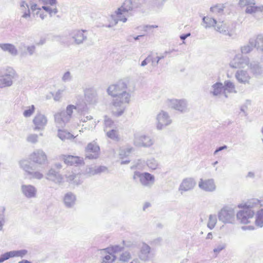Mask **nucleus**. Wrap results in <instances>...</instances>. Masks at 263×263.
<instances>
[{
    "mask_svg": "<svg viewBox=\"0 0 263 263\" xmlns=\"http://www.w3.org/2000/svg\"><path fill=\"white\" fill-rule=\"evenodd\" d=\"M137 178L139 179V181L143 186L148 188H151L155 181L154 176L147 172L141 173L135 171L133 175V179L136 180Z\"/></svg>",
    "mask_w": 263,
    "mask_h": 263,
    "instance_id": "4",
    "label": "nucleus"
},
{
    "mask_svg": "<svg viewBox=\"0 0 263 263\" xmlns=\"http://www.w3.org/2000/svg\"><path fill=\"white\" fill-rule=\"evenodd\" d=\"M106 133V136L109 138L115 140V141H118L119 139V135L118 133V131L114 128H111V129L107 131H105Z\"/></svg>",
    "mask_w": 263,
    "mask_h": 263,
    "instance_id": "42",
    "label": "nucleus"
},
{
    "mask_svg": "<svg viewBox=\"0 0 263 263\" xmlns=\"http://www.w3.org/2000/svg\"><path fill=\"white\" fill-rule=\"evenodd\" d=\"M77 107L73 105H69L66 107V111H62L54 115V121L59 127H63L68 123L72 117L73 109Z\"/></svg>",
    "mask_w": 263,
    "mask_h": 263,
    "instance_id": "2",
    "label": "nucleus"
},
{
    "mask_svg": "<svg viewBox=\"0 0 263 263\" xmlns=\"http://www.w3.org/2000/svg\"><path fill=\"white\" fill-rule=\"evenodd\" d=\"M123 249V247H120L119 245L112 246L110 247H108L107 248L100 250L101 252L106 253H112L114 254L115 253L119 252L121 251Z\"/></svg>",
    "mask_w": 263,
    "mask_h": 263,
    "instance_id": "34",
    "label": "nucleus"
},
{
    "mask_svg": "<svg viewBox=\"0 0 263 263\" xmlns=\"http://www.w3.org/2000/svg\"><path fill=\"white\" fill-rule=\"evenodd\" d=\"M34 179H41L43 178V174L38 171H31L29 174Z\"/></svg>",
    "mask_w": 263,
    "mask_h": 263,
    "instance_id": "52",
    "label": "nucleus"
},
{
    "mask_svg": "<svg viewBox=\"0 0 263 263\" xmlns=\"http://www.w3.org/2000/svg\"><path fill=\"white\" fill-rule=\"evenodd\" d=\"M58 137L62 140H65L66 139H71L73 138L74 136L69 132H68L65 130L58 129Z\"/></svg>",
    "mask_w": 263,
    "mask_h": 263,
    "instance_id": "37",
    "label": "nucleus"
},
{
    "mask_svg": "<svg viewBox=\"0 0 263 263\" xmlns=\"http://www.w3.org/2000/svg\"><path fill=\"white\" fill-rule=\"evenodd\" d=\"M249 64V59L247 57L243 56L241 54L235 55L233 60L230 62V65L232 68H244Z\"/></svg>",
    "mask_w": 263,
    "mask_h": 263,
    "instance_id": "10",
    "label": "nucleus"
},
{
    "mask_svg": "<svg viewBox=\"0 0 263 263\" xmlns=\"http://www.w3.org/2000/svg\"><path fill=\"white\" fill-rule=\"evenodd\" d=\"M20 8L22 12L23 13L22 17L27 18L30 17V10L29 5L25 1H22L20 4Z\"/></svg>",
    "mask_w": 263,
    "mask_h": 263,
    "instance_id": "31",
    "label": "nucleus"
},
{
    "mask_svg": "<svg viewBox=\"0 0 263 263\" xmlns=\"http://www.w3.org/2000/svg\"><path fill=\"white\" fill-rule=\"evenodd\" d=\"M34 130H43L47 123L46 117L42 114H37L33 119Z\"/></svg>",
    "mask_w": 263,
    "mask_h": 263,
    "instance_id": "12",
    "label": "nucleus"
},
{
    "mask_svg": "<svg viewBox=\"0 0 263 263\" xmlns=\"http://www.w3.org/2000/svg\"><path fill=\"white\" fill-rule=\"evenodd\" d=\"M262 206L260 203V201L257 199L253 198L248 200L245 204H240L238 205L239 208H245L249 210H252L254 208H258Z\"/></svg>",
    "mask_w": 263,
    "mask_h": 263,
    "instance_id": "24",
    "label": "nucleus"
},
{
    "mask_svg": "<svg viewBox=\"0 0 263 263\" xmlns=\"http://www.w3.org/2000/svg\"><path fill=\"white\" fill-rule=\"evenodd\" d=\"M30 160L36 164L37 167H42L48 163L47 156L41 149L33 151L29 156Z\"/></svg>",
    "mask_w": 263,
    "mask_h": 263,
    "instance_id": "5",
    "label": "nucleus"
},
{
    "mask_svg": "<svg viewBox=\"0 0 263 263\" xmlns=\"http://www.w3.org/2000/svg\"><path fill=\"white\" fill-rule=\"evenodd\" d=\"M21 191L23 195L27 198H32L36 197L37 190L32 185L22 184Z\"/></svg>",
    "mask_w": 263,
    "mask_h": 263,
    "instance_id": "18",
    "label": "nucleus"
},
{
    "mask_svg": "<svg viewBox=\"0 0 263 263\" xmlns=\"http://www.w3.org/2000/svg\"><path fill=\"white\" fill-rule=\"evenodd\" d=\"M71 79V74L69 71L66 72L62 77V80L64 82H68Z\"/></svg>",
    "mask_w": 263,
    "mask_h": 263,
    "instance_id": "58",
    "label": "nucleus"
},
{
    "mask_svg": "<svg viewBox=\"0 0 263 263\" xmlns=\"http://www.w3.org/2000/svg\"><path fill=\"white\" fill-rule=\"evenodd\" d=\"M236 214L237 219L243 224H247L250 222V219L253 218L255 212L253 210H249L247 208H242Z\"/></svg>",
    "mask_w": 263,
    "mask_h": 263,
    "instance_id": "9",
    "label": "nucleus"
},
{
    "mask_svg": "<svg viewBox=\"0 0 263 263\" xmlns=\"http://www.w3.org/2000/svg\"><path fill=\"white\" fill-rule=\"evenodd\" d=\"M152 63L153 66H156L155 64V58H154L152 54H149L146 58L141 63V66L144 67L146 66L148 63Z\"/></svg>",
    "mask_w": 263,
    "mask_h": 263,
    "instance_id": "47",
    "label": "nucleus"
},
{
    "mask_svg": "<svg viewBox=\"0 0 263 263\" xmlns=\"http://www.w3.org/2000/svg\"><path fill=\"white\" fill-rule=\"evenodd\" d=\"M5 208L4 206L0 207V231H2L3 226L5 222Z\"/></svg>",
    "mask_w": 263,
    "mask_h": 263,
    "instance_id": "48",
    "label": "nucleus"
},
{
    "mask_svg": "<svg viewBox=\"0 0 263 263\" xmlns=\"http://www.w3.org/2000/svg\"><path fill=\"white\" fill-rule=\"evenodd\" d=\"M256 48L258 50L263 51V35H258L256 38H254Z\"/></svg>",
    "mask_w": 263,
    "mask_h": 263,
    "instance_id": "41",
    "label": "nucleus"
},
{
    "mask_svg": "<svg viewBox=\"0 0 263 263\" xmlns=\"http://www.w3.org/2000/svg\"><path fill=\"white\" fill-rule=\"evenodd\" d=\"M85 101L89 104H95L98 100L97 93L95 90L92 88L86 89L84 91Z\"/></svg>",
    "mask_w": 263,
    "mask_h": 263,
    "instance_id": "21",
    "label": "nucleus"
},
{
    "mask_svg": "<svg viewBox=\"0 0 263 263\" xmlns=\"http://www.w3.org/2000/svg\"><path fill=\"white\" fill-rule=\"evenodd\" d=\"M86 32V30H74L70 33L69 35L76 44L80 45L87 39L85 34Z\"/></svg>",
    "mask_w": 263,
    "mask_h": 263,
    "instance_id": "13",
    "label": "nucleus"
},
{
    "mask_svg": "<svg viewBox=\"0 0 263 263\" xmlns=\"http://www.w3.org/2000/svg\"><path fill=\"white\" fill-rule=\"evenodd\" d=\"M169 105L172 108L181 112H185L187 110V101L185 99H172L169 100Z\"/></svg>",
    "mask_w": 263,
    "mask_h": 263,
    "instance_id": "14",
    "label": "nucleus"
},
{
    "mask_svg": "<svg viewBox=\"0 0 263 263\" xmlns=\"http://www.w3.org/2000/svg\"><path fill=\"white\" fill-rule=\"evenodd\" d=\"M20 165L21 167L27 172L28 174H29L31 171L35 170L32 166H30V163L26 160H21L20 162Z\"/></svg>",
    "mask_w": 263,
    "mask_h": 263,
    "instance_id": "40",
    "label": "nucleus"
},
{
    "mask_svg": "<svg viewBox=\"0 0 263 263\" xmlns=\"http://www.w3.org/2000/svg\"><path fill=\"white\" fill-rule=\"evenodd\" d=\"M217 216L216 215H210L209 216L208 227L211 230L213 229L217 223Z\"/></svg>",
    "mask_w": 263,
    "mask_h": 263,
    "instance_id": "44",
    "label": "nucleus"
},
{
    "mask_svg": "<svg viewBox=\"0 0 263 263\" xmlns=\"http://www.w3.org/2000/svg\"><path fill=\"white\" fill-rule=\"evenodd\" d=\"M235 78L240 83H248L250 79L247 71L243 70H238L235 73Z\"/></svg>",
    "mask_w": 263,
    "mask_h": 263,
    "instance_id": "23",
    "label": "nucleus"
},
{
    "mask_svg": "<svg viewBox=\"0 0 263 263\" xmlns=\"http://www.w3.org/2000/svg\"><path fill=\"white\" fill-rule=\"evenodd\" d=\"M151 247L145 243H143L140 249L139 257L141 259L146 260L149 257Z\"/></svg>",
    "mask_w": 263,
    "mask_h": 263,
    "instance_id": "29",
    "label": "nucleus"
},
{
    "mask_svg": "<svg viewBox=\"0 0 263 263\" xmlns=\"http://www.w3.org/2000/svg\"><path fill=\"white\" fill-rule=\"evenodd\" d=\"M107 170V168L106 166H100L98 167L97 168L93 169L91 173L92 175H95V174H99V173H101L102 172H104Z\"/></svg>",
    "mask_w": 263,
    "mask_h": 263,
    "instance_id": "53",
    "label": "nucleus"
},
{
    "mask_svg": "<svg viewBox=\"0 0 263 263\" xmlns=\"http://www.w3.org/2000/svg\"><path fill=\"white\" fill-rule=\"evenodd\" d=\"M162 240V239L161 237H158L156 239H153L150 242L151 245H160L161 241Z\"/></svg>",
    "mask_w": 263,
    "mask_h": 263,
    "instance_id": "59",
    "label": "nucleus"
},
{
    "mask_svg": "<svg viewBox=\"0 0 263 263\" xmlns=\"http://www.w3.org/2000/svg\"><path fill=\"white\" fill-rule=\"evenodd\" d=\"M63 92V90H59L54 96V100L57 101H60Z\"/></svg>",
    "mask_w": 263,
    "mask_h": 263,
    "instance_id": "60",
    "label": "nucleus"
},
{
    "mask_svg": "<svg viewBox=\"0 0 263 263\" xmlns=\"http://www.w3.org/2000/svg\"><path fill=\"white\" fill-rule=\"evenodd\" d=\"M46 179L58 184H61L63 181L62 175L54 168H51L46 174Z\"/></svg>",
    "mask_w": 263,
    "mask_h": 263,
    "instance_id": "16",
    "label": "nucleus"
},
{
    "mask_svg": "<svg viewBox=\"0 0 263 263\" xmlns=\"http://www.w3.org/2000/svg\"><path fill=\"white\" fill-rule=\"evenodd\" d=\"M62 159L68 165L78 166L84 164L83 158L78 156L63 155Z\"/></svg>",
    "mask_w": 263,
    "mask_h": 263,
    "instance_id": "17",
    "label": "nucleus"
},
{
    "mask_svg": "<svg viewBox=\"0 0 263 263\" xmlns=\"http://www.w3.org/2000/svg\"><path fill=\"white\" fill-rule=\"evenodd\" d=\"M15 75V72L11 69L9 74L0 77V87L10 86L12 84V79L14 78Z\"/></svg>",
    "mask_w": 263,
    "mask_h": 263,
    "instance_id": "19",
    "label": "nucleus"
},
{
    "mask_svg": "<svg viewBox=\"0 0 263 263\" xmlns=\"http://www.w3.org/2000/svg\"><path fill=\"white\" fill-rule=\"evenodd\" d=\"M9 259L14 257H23L27 253L26 250H14L7 252Z\"/></svg>",
    "mask_w": 263,
    "mask_h": 263,
    "instance_id": "35",
    "label": "nucleus"
},
{
    "mask_svg": "<svg viewBox=\"0 0 263 263\" xmlns=\"http://www.w3.org/2000/svg\"><path fill=\"white\" fill-rule=\"evenodd\" d=\"M104 131H106L107 128H113L114 126V121L107 116H104Z\"/></svg>",
    "mask_w": 263,
    "mask_h": 263,
    "instance_id": "46",
    "label": "nucleus"
},
{
    "mask_svg": "<svg viewBox=\"0 0 263 263\" xmlns=\"http://www.w3.org/2000/svg\"><path fill=\"white\" fill-rule=\"evenodd\" d=\"M166 0H155L154 5L158 9H161Z\"/></svg>",
    "mask_w": 263,
    "mask_h": 263,
    "instance_id": "57",
    "label": "nucleus"
},
{
    "mask_svg": "<svg viewBox=\"0 0 263 263\" xmlns=\"http://www.w3.org/2000/svg\"><path fill=\"white\" fill-rule=\"evenodd\" d=\"M66 181L72 184L78 185L81 183L80 175L72 172L66 175Z\"/></svg>",
    "mask_w": 263,
    "mask_h": 263,
    "instance_id": "28",
    "label": "nucleus"
},
{
    "mask_svg": "<svg viewBox=\"0 0 263 263\" xmlns=\"http://www.w3.org/2000/svg\"><path fill=\"white\" fill-rule=\"evenodd\" d=\"M254 48H256L255 43L254 42V38L250 39L248 44L241 47L242 54H247L250 52Z\"/></svg>",
    "mask_w": 263,
    "mask_h": 263,
    "instance_id": "30",
    "label": "nucleus"
},
{
    "mask_svg": "<svg viewBox=\"0 0 263 263\" xmlns=\"http://www.w3.org/2000/svg\"><path fill=\"white\" fill-rule=\"evenodd\" d=\"M131 258L130 254L128 252H125L123 253L120 257V260L124 262L127 261Z\"/></svg>",
    "mask_w": 263,
    "mask_h": 263,
    "instance_id": "54",
    "label": "nucleus"
},
{
    "mask_svg": "<svg viewBox=\"0 0 263 263\" xmlns=\"http://www.w3.org/2000/svg\"><path fill=\"white\" fill-rule=\"evenodd\" d=\"M146 164L149 168L155 170L158 167V163L155 159L152 158L147 160Z\"/></svg>",
    "mask_w": 263,
    "mask_h": 263,
    "instance_id": "45",
    "label": "nucleus"
},
{
    "mask_svg": "<svg viewBox=\"0 0 263 263\" xmlns=\"http://www.w3.org/2000/svg\"><path fill=\"white\" fill-rule=\"evenodd\" d=\"M0 48L4 51L8 52L11 55L16 56L18 54V51L15 46L9 43L0 44Z\"/></svg>",
    "mask_w": 263,
    "mask_h": 263,
    "instance_id": "26",
    "label": "nucleus"
},
{
    "mask_svg": "<svg viewBox=\"0 0 263 263\" xmlns=\"http://www.w3.org/2000/svg\"><path fill=\"white\" fill-rule=\"evenodd\" d=\"M99 146L95 143H90L85 148V158L96 159L99 157Z\"/></svg>",
    "mask_w": 263,
    "mask_h": 263,
    "instance_id": "11",
    "label": "nucleus"
},
{
    "mask_svg": "<svg viewBox=\"0 0 263 263\" xmlns=\"http://www.w3.org/2000/svg\"><path fill=\"white\" fill-rule=\"evenodd\" d=\"M263 10V7H258L253 5L247 7L245 12L248 14H254L258 12H261Z\"/></svg>",
    "mask_w": 263,
    "mask_h": 263,
    "instance_id": "39",
    "label": "nucleus"
},
{
    "mask_svg": "<svg viewBox=\"0 0 263 263\" xmlns=\"http://www.w3.org/2000/svg\"><path fill=\"white\" fill-rule=\"evenodd\" d=\"M134 90L135 85L127 79L119 80L108 87L107 93L114 98L112 104L115 108L112 111L114 115L120 117L123 114Z\"/></svg>",
    "mask_w": 263,
    "mask_h": 263,
    "instance_id": "1",
    "label": "nucleus"
},
{
    "mask_svg": "<svg viewBox=\"0 0 263 263\" xmlns=\"http://www.w3.org/2000/svg\"><path fill=\"white\" fill-rule=\"evenodd\" d=\"M255 4V0H239V5L241 7L249 6L251 5Z\"/></svg>",
    "mask_w": 263,
    "mask_h": 263,
    "instance_id": "50",
    "label": "nucleus"
},
{
    "mask_svg": "<svg viewBox=\"0 0 263 263\" xmlns=\"http://www.w3.org/2000/svg\"><path fill=\"white\" fill-rule=\"evenodd\" d=\"M198 186L200 189L208 192H213L216 189V185L213 179H200Z\"/></svg>",
    "mask_w": 263,
    "mask_h": 263,
    "instance_id": "15",
    "label": "nucleus"
},
{
    "mask_svg": "<svg viewBox=\"0 0 263 263\" xmlns=\"http://www.w3.org/2000/svg\"><path fill=\"white\" fill-rule=\"evenodd\" d=\"M255 225L259 228L263 227V209L259 210L255 215Z\"/></svg>",
    "mask_w": 263,
    "mask_h": 263,
    "instance_id": "33",
    "label": "nucleus"
},
{
    "mask_svg": "<svg viewBox=\"0 0 263 263\" xmlns=\"http://www.w3.org/2000/svg\"><path fill=\"white\" fill-rule=\"evenodd\" d=\"M202 22L205 25L204 26L205 28L214 27L215 25L217 24V21L215 19L204 16L202 18Z\"/></svg>",
    "mask_w": 263,
    "mask_h": 263,
    "instance_id": "38",
    "label": "nucleus"
},
{
    "mask_svg": "<svg viewBox=\"0 0 263 263\" xmlns=\"http://www.w3.org/2000/svg\"><path fill=\"white\" fill-rule=\"evenodd\" d=\"M223 8L224 7L221 6L220 5H217L215 6L211 7L210 8V11L213 13L217 14H221L223 12Z\"/></svg>",
    "mask_w": 263,
    "mask_h": 263,
    "instance_id": "49",
    "label": "nucleus"
},
{
    "mask_svg": "<svg viewBox=\"0 0 263 263\" xmlns=\"http://www.w3.org/2000/svg\"><path fill=\"white\" fill-rule=\"evenodd\" d=\"M223 90L227 91L229 93H236L235 87L233 83L230 81H226L223 84Z\"/></svg>",
    "mask_w": 263,
    "mask_h": 263,
    "instance_id": "36",
    "label": "nucleus"
},
{
    "mask_svg": "<svg viewBox=\"0 0 263 263\" xmlns=\"http://www.w3.org/2000/svg\"><path fill=\"white\" fill-rule=\"evenodd\" d=\"M76 196L72 192L66 193L63 197L64 205L67 208H72L76 201Z\"/></svg>",
    "mask_w": 263,
    "mask_h": 263,
    "instance_id": "22",
    "label": "nucleus"
},
{
    "mask_svg": "<svg viewBox=\"0 0 263 263\" xmlns=\"http://www.w3.org/2000/svg\"><path fill=\"white\" fill-rule=\"evenodd\" d=\"M28 142L32 143H36L38 141V136L36 134H30L27 138Z\"/></svg>",
    "mask_w": 263,
    "mask_h": 263,
    "instance_id": "55",
    "label": "nucleus"
},
{
    "mask_svg": "<svg viewBox=\"0 0 263 263\" xmlns=\"http://www.w3.org/2000/svg\"><path fill=\"white\" fill-rule=\"evenodd\" d=\"M216 30L224 35H228L229 36H232V34L228 30L226 24L223 22L217 23V26H216Z\"/></svg>",
    "mask_w": 263,
    "mask_h": 263,
    "instance_id": "32",
    "label": "nucleus"
},
{
    "mask_svg": "<svg viewBox=\"0 0 263 263\" xmlns=\"http://www.w3.org/2000/svg\"><path fill=\"white\" fill-rule=\"evenodd\" d=\"M223 89V84L221 82H216L212 86L210 93L214 97H218L221 94Z\"/></svg>",
    "mask_w": 263,
    "mask_h": 263,
    "instance_id": "27",
    "label": "nucleus"
},
{
    "mask_svg": "<svg viewBox=\"0 0 263 263\" xmlns=\"http://www.w3.org/2000/svg\"><path fill=\"white\" fill-rule=\"evenodd\" d=\"M226 247V245L225 243H221L219 245H218L214 250V252L216 254L215 256H217V255L222 250H223Z\"/></svg>",
    "mask_w": 263,
    "mask_h": 263,
    "instance_id": "56",
    "label": "nucleus"
},
{
    "mask_svg": "<svg viewBox=\"0 0 263 263\" xmlns=\"http://www.w3.org/2000/svg\"><path fill=\"white\" fill-rule=\"evenodd\" d=\"M27 50L28 52H29V55H31L35 52V46L34 45H32V46H28L27 47Z\"/></svg>",
    "mask_w": 263,
    "mask_h": 263,
    "instance_id": "61",
    "label": "nucleus"
},
{
    "mask_svg": "<svg viewBox=\"0 0 263 263\" xmlns=\"http://www.w3.org/2000/svg\"><path fill=\"white\" fill-rule=\"evenodd\" d=\"M235 216L234 209L228 206L223 207L218 213L219 220L224 223H233L235 221Z\"/></svg>",
    "mask_w": 263,
    "mask_h": 263,
    "instance_id": "6",
    "label": "nucleus"
},
{
    "mask_svg": "<svg viewBox=\"0 0 263 263\" xmlns=\"http://www.w3.org/2000/svg\"><path fill=\"white\" fill-rule=\"evenodd\" d=\"M250 68L251 72L256 77L263 76V67L256 62L251 63Z\"/></svg>",
    "mask_w": 263,
    "mask_h": 263,
    "instance_id": "25",
    "label": "nucleus"
},
{
    "mask_svg": "<svg viewBox=\"0 0 263 263\" xmlns=\"http://www.w3.org/2000/svg\"><path fill=\"white\" fill-rule=\"evenodd\" d=\"M134 144L137 147H149L153 144L150 137L141 133L134 134Z\"/></svg>",
    "mask_w": 263,
    "mask_h": 263,
    "instance_id": "7",
    "label": "nucleus"
},
{
    "mask_svg": "<svg viewBox=\"0 0 263 263\" xmlns=\"http://www.w3.org/2000/svg\"><path fill=\"white\" fill-rule=\"evenodd\" d=\"M35 110V107L33 105H32L29 108L26 110H25L23 112V115L25 117H30L33 113L34 112Z\"/></svg>",
    "mask_w": 263,
    "mask_h": 263,
    "instance_id": "51",
    "label": "nucleus"
},
{
    "mask_svg": "<svg viewBox=\"0 0 263 263\" xmlns=\"http://www.w3.org/2000/svg\"><path fill=\"white\" fill-rule=\"evenodd\" d=\"M196 184L195 179L193 178H186L184 179L180 184L179 191L186 192L194 189Z\"/></svg>",
    "mask_w": 263,
    "mask_h": 263,
    "instance_id": "20",
    "label": "nucleus"
},
{
    "mask_svg": "<svg viewBox=\"0 0 263 263\" xmlns=\"http://www.w3.org/2000/svg\"><path fill=\"white\" fill-rule=\"evenodd\" d=\"M101 253H104L101 252ZM106 255L103 257L102 263H112L116 259V257L112 253H106Z\"/></svg>",
    "mask_w": 263,
    "mask_h": 263,
    "instance_id": "43",
    "label": "nucleus"
},
{
    "mask_svg": "<svg viewBox=\"0 0 263 263\" xmlns=\"http://www.w3.org/2000/svg\"><path fill=\"white\" fill-rule=\"evenodd\" d=\"M8 259H9V257L7 252L0 256V263L3 262L4 261Z\"/></svg>",
    "mask_w": 263,
    "mask_h": 263,
    "instance_id": "62",
    "label": "nucleus"
},
{
    "mask_svg": "<svg viewBox=\"0 0 263 263\" xmlns=\"http://www.w3.org/2000/svg\"><path fill=\"white\" fill-rule=\"evenodd\" d=\"M42 9L46 12H48L50 16H52V9H51L50 7L44 6H42Z\"/></svg>",
    "mask_w": 263,
    "mask_h": 263,
    "instance_id": "64",
    "label": "nucleus"
},
{
    "mask_svg": "<svg viewBox=\"0 0 263 263\" xmlns=\"http://www.w3.org/2000/svg\"><path fill=\"white\" fill-rule=\"evenodd\" d=\"M157 128L159 130L163 129L166 126L171 124L172 120L168 113L161 110L157 116Z\"/></svg>",
    "mask_w": 263,
    "mask_h": 263,
    "instance_id": "8",
    "label": "nucleus"
},
{
    "mask_svg": "<svg viewBox=\"0 0 263 263\" xmlns=\"http://www.w3.org/2000/svg\"><path fill=\"white\" fill-rule=\"evenodd\" d=\"M168 53V52L167 51H165L164 54H165V55H161V56H158L156 58V60H155V64L156 65V66L158 65V64L159 63V61L162 59H163L165 56H166V54Z\"/></svg>",
    "mask_w": 263,
    "mask_h": 263,
    "instance_id": "63",
    "label": "nucleus"
},
{
    "mask_svg": "<svg viewBox=\"0 0 263 263\" xmlns=\"http://www.w3.org/2000/svg\"><path fill=\"white\" fill-rule=\"evenodd\" d=\"M132 9L133 5L132 1H125L121 7L119 8L115 12L116 18H114L115 16L111 15V17L115 22L114 25L117 24L118 21H122L123 22H126L127 18L124 14L125 13H127L129 11L132 10Z\"/></svg>",
    "mask_w": 263,
    "mask_h": 263,
    "instance_id": "3",
    "label": "nucleus"
}]
</instances>
